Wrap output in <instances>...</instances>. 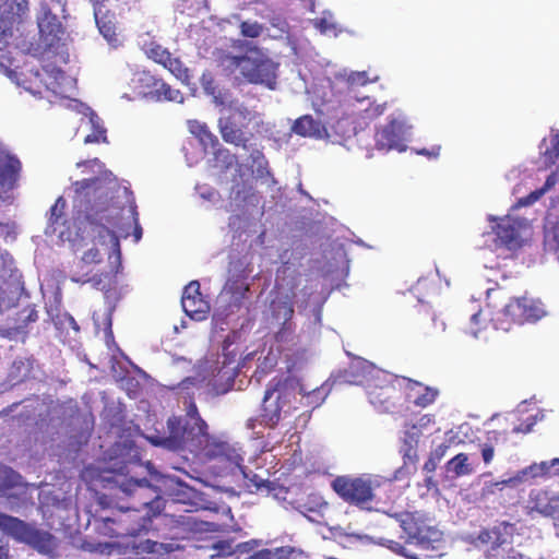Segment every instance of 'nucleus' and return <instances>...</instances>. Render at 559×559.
Segmentation results:
<instances>
[{
    "label": "nucleus",
    "instance_id": "nucleus-47",
    "mask_svg": "<svg viewBox=\"0 0 559 559\" xmlns=\"http://www.w3.org/2000/svg\"><path fill=\"white\" fill-rule=\"evenodd\" d=\"M295 551V548L292 546L266 548L267 559H290Z\"/></svg>",
    "mask_w": 559,
    "mask_h": 559
},
{
    "label": "nucleus",
    "instance_id": "nucleus-23",
    "mask_svg": "<svg viewBox=\"0 0 559 559\" xmlns=\"http://www.w3.org/2000/svg\"><path fill=\"white\" fill-rule=\"evenodd\" d=\"M356 105L352 103V123L355 124V135H358L357 127L362 128L368 121H372L384 112L385 104L376 105L368 100L367 107L353 109Z\"/></svg>",
    "mask_w": 559,
    "mask_h": 559
},
{
    "label": "nucleus",
    "instance_id": "nucleus-18",
    "mask_svg": "<svg viewBox=\"0 0 559 559\" xmlns=\"http://www.w3.org/2000/svg\"><path fill=\"white\" fill-rule=\"evenodd\" d=\"M385 371L374 366L372 362L359 357L352 355V385H359L365 391L374 383L376 378L380 377V373Z\"/></svg>",
    "mask_w": 559,
    "mask_h": 559
},
{
    "label": "nucleus",
    "instance_id": "nucleus-57",
    "mask_svg": "<svg viewBox=\"0 0 559 559\" xmlns=\"http://www.w3.org/2000/svg\"><path fill=\"white\" fill-rule=\"evenodd\" d=\"M334 132L341 136V139L346 140V132H347V121L346 119H340L336 121L335 124H333Z\"/></svg>",
    "mask_w": 559,
    "mask_h": 559
},
{
    "label": "nucleus",
    "instance_id": "nucleus-49",
    "mask_svg": "<svg viewBox=\"0 0 559 559\" xmlns=\"http://www.w3.org/2000/svg\"><path fill=\"white\" fill-rule=\"evenodd\" d=\"M171 53L159 45H154L148 50V57L155 62L164 66Z\"/></svg>",
    "mask_w": 559,
    "mask_h": 559
},
{
    "label": "nucleus",
    "instance_id": "nucleus-41",
    "mask_svg": "<svg viewBox=\"0 0 559 559\" xmlns=\"http://www.w3.org/2000/svg\"><path fill=\"white\" fill-rule=\"evenodd\" d=\"M240 34L247 38H258L264 31V26L257 21H242L239 25Z\"/></svg>",
    "mask_w": 559,
    "mask_h": 559
},
{
    "label": "nucleus",
    "instance_id": "nucleus-15",
    "mask_svg": "<svg viewBox=\"0 0 559 559\" xmlns=\"http://www.w3.org/2000/svg\"><path fill=\"white\" fill-rule=\"evenodd\" d=\"M181 306L187 316L194 320L205 319L210 306L200 292V283L191 281L183 289Z\"/></svg>",
    "mask_w": 559,
    "mask_h": 559
},
{
    "label": "nucleus",
    "instance_id": "nucleus-4",
    "mask_svg": "<svg viewBox=\"0 0 559 559\" xmlns=\"http://www.w3.org/2000/svg\"><path fill=\"white\" fill-rule=\"evenodd\" d=\"M129 473L127 466H123L120 469L111 471V476H104V480L108 483L111 490L110 499L134 508H143V510L150 511L151 515H160L166 501L160 496L159 488L152 485L146 478L129 477Z\"/></svg>",
    "mask_w": 559,
    "mask_h": 559
},
{
    "label": "nucleus",
    "instance_id": "nucleus-28",
    "mask_svg": "<svg viewBox=\"0 0 559 559\" xmlns=\"http://www.w3.org/2000/svg\"><path fill=\"white\" fill-rule=\"evenodd\" d=\"M237 467L240 469L248 488H250V489L253 488L254 491H257V492L263 491V490L271 492L272 490H274L275 487L272 481H270L266 478L261 477L260 475L255 474L251 469H248L246 466L241 465V462H239V466H237Z\"/></svg>",
    "mask_w": 559,
    "mask_h": 559
},
{
    "label": "nucleus",
    "instance_id": "nucleus-5",
    "mask_svg": "<svg viewBox=\"0 0 559 559\" xmlns=\"http://www.w3.org/2000/svg\"><path fill=\"white\" fill-rule=\"evenodd\" d=\"M112 508L118 513L112 518L102 519L98 532L109 537H136L151 531L153 520L158 515H151L150 511L111 500Z\"/></svg>",
    "mask_w": 559,
    "mask_h": 559
},
{
    "label": "nucleus",
    "instance_id": "nucleus-33",
    "mask_svg": "<svg viewBox=\"0 0 559 559\" xmlns=\"http://www.w3.org/2000/svg\"><path fill=\"white\" fill-rule=\"evenodd\" d=\"M215 551V554L211 555V559H215L216 557H229L235 554L236 550L241 552H247L251 550L250 543H241L237 545L235 548L233 545V540H218L215 542L211 547Z\"/></svg>",
    "mask_w": 559,
    "mask_h": 559
},
{
    "label": "nucleus",
    "instance_id": "nucleus-8",
    "mask_svg": "<svg viewBox=\"0 0 559 559\" xmlns=\"http://www.w3.org/2000/svg\"><path fill=\"white\" fill-rule=\"evenodd\" d=\"M255 115L243 105L229 106L226 114L218 119V129L222 139L229 144L248 147L253 136L249 124Z\"/></svg>",
    "mask_w": 559,
    "mask_h": 559
},
{
    "label": "nucleus",
    "instance_id": "nucleus-64",
    "mask_svg": "<svg viewBox=\"0 0 559 559\" xmlns=\"http://www.w3.org/2000/svg\"><path fill=\"white\" fill-rule=\"evenodd\" d=\"M551 146L559 150V132L551 136Z\"/></svg>",
    "mask_w": 559,
    "mask_h": 559
},
{
    "label": "nucleus",
    "instance_id": "nucleus-14",
    "mask_svg": "<svg viewBox=\"0 0 559 559\" xmlns=\"http://www.w3.org/2000/svg\"><path fill=\"white\" fill-rule=\"evenodd\" d=\"M480 538L490 544L486 550L487 559H513L521 555L513 548L511 537L501 534L498 528L483 532Z\"/></svg>",
    "mask_w": 559,
    "mask_h": 559
},
{
    "label": "nucleus",
    "instance_id": "nucleus-6",
    "mask_svg": "<svg viewBox=\"0 0 559 559\" xmlns=\"http://www.w3.org/2000/svg\"><path fill=\"white\" fill-rule=\"evenodd\" d=\"M296 399V383L288 376H276L267 384L262 400L260 424L274 429L287 415Z\"/></svg>",
    "mask_w": 559,
    "mask_h": 559
},
{
    "label": "nucleus",
    "instance_id": "nucleus-60",
    "mask_svg": "<svg viewBox=\"0 0 559 559\" xmlns=\"http://www.w3.org/2000/svg\"><path fill=\"white\" fill-rule=\"evenodd\" d=\"M440 461H438L437 459H433V456H431L429 454V457L428 460L425 462L424 464V471H426L427 473H432L436 471L437 466H438V463Z\"/></svg>",
    "mask_w": 559,
    "mask_h": 559
},
{
    "label": "nucleus",
    "instance_id": "nucleus-36",
    "mask_svg": "<svg viewBox=\"0 0 559 559\" xmlns=\"http://www.w3.org/2000/svg\"><path fill=\"white\" fill-rule=\"evenodd\" d=\"M66 207L67 202L62 197H59L55 204L50 207V216L48 225L52 228V233L56 231L57 226L64 225L66 223Z\"/></svg>",
    "mask_w": 559,
    "mask_h": 559
},
{
    "label": "nucleus",
    "instance_id": "nucleus-46",
    "mask_svg": "<svg viewBox=\"0 0 559 559\" xmlns=\"http://www.w3.org/2000/svg\"><path fill=\"white\" fill-rule=\"evenodd\" d=\"M332 488L346 501L349 500V478L347 476L336 477L332 481Z\"/></svg>",
    "mask_w": 559,
    "mask_h": 559
},
{
    "label": "nucleus",
    "instance_id": "nucleus-16",
    "mask_svg": "<svg viewBox=\"0 0 559 559\" xmlns=\"http://www.w3.org/2000/svg\"><path fill=\"white\" fill-rule=\"evenodd\" d=\"M524 226V219L507 215L499 218L492 229L497 237V241L501 246L511 249L520 245L521 230Z\"/></svg>",
    "mask_w": 559,
    "mask_h": 559
},
{
    "label": "nucleus",
    "instance_id": "nucleus-43",
    "mask_svg": "<svg viewBox=\"0 0 559 559\" xmlns=\"http://www.w3.org/2000/svg\"><path fill=\"white\" fill-rule=\"evenodd\" d=\"M402 452L404 467L411 466L413 469H416V464L419 459L416 445L412 444L411 442H405Z\"/></svg>",
    "mask_w": 559,
    "mask_h": 559
},
{
    "label": "nucleus",
    "instance_id": "nucleus-45",
    "mask_svg": "<svg viewBox=\"0 0 559 559\" xmlns=\"http://www.w3.org/2000/svg\"><path fill=\"white\" fill-rule=\"evenodd\" d=\"M316 28H318L324 35H336L337 25L332 21L331 16L318 17L313 21Z\"/></svg>",
    "mask_w": 559,
    "mask_h": 559
},
{
    "label": "nucleus",
    "instance_id": "nucleus-54",
    "mask_svg": "<svg viewBox=\"0 0 559 559\" xmlns=\"http://www.w3.org/2000/svg\"><path fill=\"white\" fill-rule=\"evenodd\" d=\"M82 261L87 264L98 263L102 261L100 252L97 248H91L84 252Z\"/></svg>",
    "mask_w": 559,
    "mask_h": 559
},
{
    "label": "nucleus",
    "instance_id": "nucleus-2",
    "mask_svg": "<svg viewBox=\"0 0 559 559\" xmlns=\"http://www.w3.org/2000/svg\"><path fill=\"white\" fill-rule=\"evenodd\" d=\"M186 415L171 416L167 420L168 436L160 444L171 451L188 450L203 454L209 460H218L226 466H239L242 457L227 443L214 440L209 433V426L201 417L195 402L186 401Z\"/></svg>",
    "mask_w": 559,
    "mask_h": 559
},
{
    "label": "nucleus",
    "instance_id": "nucleus-20",
    "mask_svg": "<svg viewBox=\"0 0 559 559\" xmlns=\"http://www.w3.org/2000/svg\"><path fill=\"white\" fill-rule=\"evenodd\" d=\"M379 484L371 477H357L352 479V504L361 510H371L374 499L373 490Z\"/></svg>",
    "mask_w": 559,
    "mask_h": 559
},
{
    "label": "nucleus",
    "instance_id": "nucleus-32",
    "mask_svg": "<svg viewBox=\"0 0 559 559\" xmlns=\"http://www.w3.org/2000/svg\"><path fill=\"white\" fill-rule=\"evenodd\" d=\"M543 243L545 252L554 254L559 261V221L545 226Z\"/></svg>",
    "mask_w": 559,
    "mask_h": 559
},
{
    "label": "nucleus",
    "instance_id": "nucleus-53",
    "mask_svg": "<svg viewBox=\"0 0 559 559\" xmlns=\"http://www.w3.org/2000/svg\"><path fill=\"white\" fill-rule=\"evenodd\" d=\"M527 475V469H523L519 472L515 476L510 477L508 479H503L501 481H497L495 486H515L523 481L524 477Z\"/></svg>",
    "mask_w": 559,
    "mask_h": 559
},
{
    "label": "nucleus",
    "instance_id": "nucleus-22",
    "mask_svg": "<svg viewBox=\"0 0 559 559\" xmlns=\"http://www.w3.org/2000/svg\"><path fill=\"white\" fill-rule=\"evenodd\" d=\"M32 527V525L20 520L19 518L11 516L5 513H0V530L17 542L25 543Z\"/></svg>",
    "mask_w": 559,
    "mask_h": 559
},
{
    "label": "nucleus",
    "instance_id": "nucleus-7",
    "mask_svg": "<svg viewBox=\"0 0 559 559\" xmlns=\"http://www.w3.org/2000/svg\"><path fill=\"white\" fill-rule=\"evenodd\" d=\"M545 309L540 300L526 295L513 297L490 319L496 330L508 332L513 325L534 323L545 316Z\"/></svg>",
    "mask_w": 559,
    "mask_h": 559
},
{
    "label": "nucleus",
    "instance_id": "nucleus-38",
    "mask_svg": "<svg viewBox=\"0 0 559 559\" xmlns=\"http://www.w3.org/2000/svg\"><path fill=\"white\" fill-rule=\"evenodd\" d=\"M38 320V311L34 306H26L17 312L16 325L14 326L17 331H23L29 323Z\"/></svg>",
    "mask_w": 559,
    "mask_h": 559
},
{
    "label": "nucleus",
    "instance_id": "nucleus-35",
    "mask_svg": "<svg viewBox=\"0 0 559 559\" xmlns=\"http://www.w3.org/2000/svg\"><path fill=\"white\" fill-rule=\"evenodd\" d=\"M559 182V167L552 171L546 179L544 186L531 192L525 199L521 200L524 205H530L539 200L547 191L554 188Z\"/></svg>",
    "mask_w": 559,
    "mask_h": 559
},
{
    "label": "nucleus",
    "instance_id": "nucleus-52",
    "mask_svg": "<svg viewBox=\"0 0 559 559\" xmlns=\"http://www.w3.org/2000/svg\"><path fill=\"white\" fill-rule=\"evenodd\" d=\"M559 159V150L556 147H549L543 153V162L546 167H550Z\"/></svg>",
    "mask_w": 559,
    "mask_h": 559
},
{
    "label": "nucleus",
    "instance_id": "nucleus-29",
    "mask_svg": "<svg viewBox=\"0 0 559 559\" xmlns=\"http://www.w3.org/2000/svg\"><path fill=\"white\" fill-rule=\"evenodd\" d=\"M224 290L234 297L236 301H240L246 297V293L249 290L247 276L243 274L230 276L224 286Z\"/></svg>",
    "mask_w": 559,
    "mask_h": 559
},
{
    "label": "nucleus",
    "instance_id": "nucleus-26",
    "mask_svg": "<svg viewBox=\"0 0 559 559\" xmlns=\"http://www.w3.org/2000/svg\"><path fill=\"white\" fill-rule=\"evenodd\" d=\"M189 131L199 139L204 151L214 150L218 146V139L213 134L205 123L198 120H190L188 122Z\"/></svg>",
    "mask_w": 559,
    "mask_h": 559
},
{
    "label": "nucleus",
    "instance_id": "nucleus-10",
    "mask_svg": "<svg viewBox=\"0 0 559 559\" xmlns=\"http://www.w3.org/2000/svg\"><path fill=\"white\" fill-rule=\"evenodd\" d=\"M403 382V377L386 371L380 373L366 390L370 404L381 413H393L402 401Z\"/></svg>",
    "mask_w": 559,
    "mask_h": 559
},
{
    "label": "nucleus",
    "instance_id": "nucleus-44",
    "mask_svg": "<svg viewBox=\"0 0 559 559\" xmlns=\"http://www.w3.org/2000/svg\"><path fill=\"white\" fill-rule=\"evenodd\" d=\"M273 314L276 319L283 318L284 322L292 319L294 314V308L292 304L287 301H278L272 304Z\"/></svg>",
    "mask_w": 559,
    "mask_h": 559
},
{
    "label": "nucleus",
    "instance_id": "nucleus-50",
    "mask_svg": "<svg viewBox=\"0 0 559 559\" xmlns=\"http://www.w3.org/2000/svg\"><path fill=\"white\" fill-rule=\"evenodd\" d=\"M487 316L483 310H479L471 317V332L474 336H477L478 332L485 328Z\"/></svg>",
    "mask_w": 559,
    "mask_h": 559
},
{
    "label": "nucleus",
    "instance_id": "nucleus-27",
    "mask_svg": "<svg viewBox=\"0 0 559 559\" xmlns=\"http://www.w3.org/2000/svg\"><path fill=\"white\" fill-rule=\"evenodd\" d=\"M25 544L43 554H49L55 547L53 536L48 532L37 530L34 526L32 527Z\"/></svg>",
    "mask_w": 559,
    "mask_h": 559
},
{
    "label": "nucleus",
    "instance_id": "nucleus-19",
    "mask_svg": "<svg viewBox=\"0 0 559 559\" xmlns=\"http://www.w3.org/2000/svg\"><path fill=\"white\" fill-rule=\"evenodd\" d=\"M403 391H406L407 400L418 407L425 408L431 405L439 395L436 388L424 385L405 377H403Z\"/></svg>",
    "mask_w": 559,
    "mask_h": 559
},
{
    "label": "nucleus",
    "instance_id": "nucleus-51",
    "mask_svg": "<svg viewBox=\"0 0 559 559\" xmlns=\"http://www.w3.org/2000/svg\"><path fill=\"white\" fill-rule=\"evenodd\" d=\"M377 80H378L377 75H373L371 78V76H369V73L367 71L352 72V87L354 85L364 86L367 83L374 82Z\"/></svg>",
    "mask_w": 559,
    "mask_h": 559
},
{
    "label": "nucleus",
    "instance_id": "nucleus-55",
    "mask_svg": "<svg viewBox=\"0 0 559 559\" xmlns=\"http://www.w3.org/2000/svg\"><path fill=\"white\" fill-rule=\"evenodd\" d=\"M481 457L486 465L490 464L495 456V448L491 443H484L480 445Z\"/></svg>",
    "mask_w": 559,
    "mask_h": 559
},
{
    "label": "nucleus",
    "instance_id": "nucleus-61",
    "mask_svg": "<svg viewBox=\"0 0 559 559\" xmlns=\"http://www.w3.org/2000/svg\"><path fill=\"white\" fill-rule=\"evenodd\" d=\"M245 559H267L266 548L258 550Z\"/></svg>",
    "mask_w": 559,
    "mask_h": 559
},
{
    "label": "nucleus",
    "instance_id": "nucleus-1",
    "mask_svg": "<svg viewBox=\"0 0 559 559\" xmlns=\"http://www.w3.org/2000/svg\"><path fill=\"white\" fill-rule=\"evenodd\" d=\"M75 201L83 207L78 216V235L82 240L103 241L109 237L116 250V261L120 260L118 235L127 237L134 225V238L140 240L142 228L139 225L134 202L128 207L114 202V191L98 177L82 179L73 183Z\"/></svg>",
    "mask_w": 559,
    "mask_h": 559
},
{
    "label": "nucleus",
    "instance_id": "nucleus-25",
    "mask_svg": "<svg viewBox=\"0 0 559 559\" xmlns=\"http://www.w3.org/2000/svg\"><path fill=\"white\" fill-rule=\"evenodd\" d=\"M116 262H117V266L115 267V270H112L108 273L96 274L92 277H85V276L75 277V276H73L72 281L76 282V283H82V284L92 283L93 287L100 289V290L108 292L111 288V286L115 284L116 275L118 274L119 269L121 267L120 260L116 261Z\"/></svg>",
    "mask_w": 559,
    "mask_h": 559
},
{
    "label": "nucleus",
    "instance_id": "nucleus-24",
    "mask_svg": "<svg viewBox=\"0 0 559 559\" xmlns=\"http://www.w3.org/2000/svg\"><path fill=\"white\" fill-rule=\"evenodd\" d=\"M11 36L10 28L7 27L0 11V70L12 78L15 71L11 69L13 66V58L10 56V51L7 49L9 46L8 38Z\"/></svg>",
    "mask_w": 559,
    "mask_h": 559
},
{
    "label": "nucleus",
    "instance_id": "nucleus-63",
    "mask_svg": "<svg viewBox=\"0 0 559 559\" xmlns=\"http://www.w3.org/2000/svg\"><path fill=\"white\" fill-rule=\"evenodd\" d=\"M0 559H9V548L5 545H0Z\"/></svg>",
    "mask_w": 559,
    "mask_h": 559
},
{
    "label": "nucleus",
    "instance_id": "nucleus-40",
    "mask_svg": "<svg viewBox=\"0 0 559 559\" xmlns=\"http://www.w3.org/2000/svg\"><path fill=\"white\" fill-rule=\"evenodd\" d=\"M163 67L166 68L167 70H169L180 81H188V79H189L188 69L180 61L179 58H175L170 55L168 60L165 62V64Z\"/></svg>",
    "mask_w": 559,
    "mask_h": 559
},
{
    "label": "nucleus",
    "instance_id": "nucleus-12",
    "mask_svg": "<svg viewBox=\"0 0 559 559\" xmlns=\"http://www.w3.org/2000/svg\"><path fill=\"white\" fill-rule=\"evenodd\" d=\"M411 126L404 117H392L389 122L374 134V146L380 151H390L396 148L404 151L403 141L405 133Z\"/></svg>",
    "mask_w": 559,
    "mask_h": 559
},
{
    "label": "nucleus",
    "instance_id": "nucleus-17",
    "mask_svg": "<svg viewBox=\"0 0 559 559\" xmlns=\"http://www.w3.org/2000/svg\"><path fill=\"white\" fill-rule=\"evenodd\" d=\"M22 170L20 159L0 144V187L5 191L17 187Z\"/></svg>",
    "mask_w": 559,
    "mask_h": 559
},
{
    "label": "nucleus",
    "instance_id": "nucleus-13",
    "mask_svg": "<svg viewBox=\"0 0 559 559\" xmlns=\"http://www.w3.org/2000/svg\"><path fill=\"white\" fill-rule=\"evenodd\" d=\"M526 509L528 514L537 513L544 518H549L559 536V496L551 495L545 489H532Z\"/></svg>",
    "mask_w": 559,
    "mask_h": 559
},
{
    "label": "nucleus",
    "instance_id": "nucleus-39",
    "mask_svg": "<svg viewBox=\"0 0 559 559\" xmlns=\"http://www.w3.org/2000/svg\"><path fill=\"white\" fill-rule=\"evenodd\" d=\"M138 552L167 554L173 550L171 545L146 539L136 547Z\"/></svg>",
    "mask_w": 559,
    "mask_h": 559
},
{
    "label": "nucleus",
    "instance_id": "nucleus-59",
    "mask_svg": "<svg viewBox=\"0 0 559 559\" xmlns=\"http://www.w3.org/2000/svg\"><path fill=\"white\" fill-rule=\"evenodd\" d=\"M202 86L207 94L214 95L216 86L214 85V81L211 76L206 78L205 74L202 76Z\"/></svg>",
    "mask_w": 559,
    "mask_h": 559
},
{
    "label": "nucleus",
    "instance_id": "nucleus-56",
    "mask_svg": "<svg viewBox=\"0 0 559 559\" xmlns=\"http://www.w3.org/2000/svg\"><path fill=\"white\" fill-rule=\"evenodd\" d=\"M450 449L449 442H442L438 447H436L431 452L430 455L433 456V459H437L438 461H441L444 455L447 454L448 450Z\"/></svg>",
    "mask_w": 559,
    "mask_h": 559
},
{
    "label": "nucleus",
    "instance_id": "nucleus-48",
    "mask_svg": "<svg viewBox=\"0 0 559 559\" xmlns=\"http://www.w3.org/2000/svg\"><path fill=\"white\" fill-rule=\"evenodd\" d=\"M215 160L222 162L227 168L231 166L235 162V155H233L229 150L222 147L218 143V146L212 150Z\"/></svg>",
    "mask_w": 559,
    "mask_h": 559
},
{
    "label": "nucleus",
    "instance_id": "nucleus-34",
    "mask_svg": "<svg viewBox=\"0 0 559 559\" xmlns=\"http://www.w3.org/2000/svg\"><path fill=\"white\" fill-rule=\"evenodd\" d=\"M559 182V167L552 171L546 179L544 186L531 192L525 199L521 200L524 205H530L539 200L547 191L554 188Z\"/></svg>",
    "mask_w": 559,
    "mask_h": 559
},
{
    "label": "nucleus",
    "instance_id": "nucleus-11",
    "mask_svg": "<svg viewBox=\"0 0 559 559\" xmlns=\"http://www.w3.org/2000/svg\"><path fill=\"white\" fill-rule=\"evenodd\" d=\"M39 39L44 50L56 47L64 33L62 23L56 14H52L50 3L41 1L36 16Z\"/></svg>",
    "mask_w": 559,
    "mask_h": 559
},
{
    "label": "nucleus",
    "instance_id": "nucleus-62",
    "mask_svg": "<svg viewBox=\"0 0 559 559\" xmlns=\"http://www.w3.org/2000/svg\"><path fill=\"white\" fill-rule=\"evenodd\" d=\"M556 464H559V459H554L550 463L548 462H543L540 464V468L543 469L544 473H548L549 469L555 466Z\"/></svg>",
    "mask_w": 559,
    "mask_h": 559
},
{
    "label": "nucleus",
    "instance_id": "nucleus-21",
    "mask_svg": "<svg viewBox=\"0 0 559 559\" xmlns=\"http://www.w3.org/2000/svg\"><path fill=\"white\" fill-rule=\"evenodd\" d=\"M292 132L302 138L322 139L326 135V128L311 115H304L295 120Z\"/></svg>",
    "mask_w": 559,
    "mask_h": 559
},
{
    "label": "nucleus",
    "instance_id": "nucleus-30",
    "mask_svg": "<svg viewBox=\"0 0 559 559\" xmlns=\"http://www.w3.org/2000/svg\"><path fill=\"white\" fill-rule=\"evenodd\" d=\"M153 87L154 91L152 94L157 100H168L176 103L183 102L182 93L179 90L173 88L169 84L163 82L162 80H154Z\"/></svg>",
    "mask_w": 559,
    "mask_h": 559
},
{
    "label": "nucleus",
    "instance_id": "nucleus-9",
    "mask_svg": "<svg viewBox=\"0 0 559 559\" xmlns=\"http://www.w3.org/2000/svg\"><path fill=\"white\" fill-rule=\"evenodd\" d=\"M393 518L402 528V538L406 544L429 549L441 540V532L418 512L395 513Z\"/></svg>",
    "mask_w": 559,
    "mask_h": 559
},
{
    "label": "nucleus",
    "instance_id": "nucleus-3",
    "mask_svg": "<svg viewBox=\"0 0 559 559\" xmlns=\"http://www.w3.org/2000/svg\"><path fill=\"white\" fill-rule=\"evenodd\" d=\"M234 47L243 50V53H222L219 66L227 74H234L238 70L240 78L245 82L275 90L280 63L274 61L266 50L250 41L238 39L235 41Z\"/></svg>",
    "mask_w": 559,
    "mask_h": 559
},
{
    "label": "nucleus",
    "instance_id": "nucleus-31",
    "mask_svg": "<svg viewBox=\"0 0 559 559\" xmlns=\"http://www.w3.org/2000/svg\"><path fill=\"white\" fill-rule=\"evenodd\" d=\"M445 468L455 477L466 476L474 473L472 464L468 462L466 453H459L447 462Z\"/></svg>",
    "mask_w": 559,
    "mask_h": 559
},
{
    "label": "nucleus",
    "instance_id": "nucleus-58",
    "mask_svg": "<svg viewBox=\"0 0 559 559\" xmlns=\"http://www.w3.org/2000/svg\"><path fill=\"white\" fill-rule=\"evenodd\" d=\"M119 547L117 543H98L94 550L100 552V554H107L110 555L114 550V548Z\"/></svg>",
    "mask_w": 559,
    "mask_h": 559
},
{
    "label": "nucleus",
    "instance_id": "nucleus-42",
    "mask_svg": "<svg viewBox=\"0 0 559 559\" xmlns=\"http://www.w3.org/2000/svg\"><path fill=\"white\" fill-rule=\"evenodd\" d=\"M11 22L21 21L28 12L27 0H12L9 4Z\"/></svg>",
    "mask_w": 559,
    "mask_h": 559
},
{
    "label": "nucleus",
    "instance_id": "nucleus-37",
    "mask_svg": "<svg viewBox=\"0 0 559 559\" xmlns=\"http://www.w3.org/2000/svg\"><path fill=\"white\" fill-rule=\"evenodd\" d=\"M90 123L92 126V133L87 134L84 139L85 143H99L106 142V129L104 128L100 118L94 112L91 111L90 115Z\"/></svg>",
    "mask_w": 559,
    "mask_h": 559
}]
</instances>
